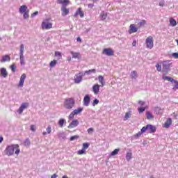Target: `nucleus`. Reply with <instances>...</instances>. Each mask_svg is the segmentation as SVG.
<instances>
[{
  "instance_id": "nucleus-1",
  "label": "nucleus",
  "mask_w": 178,
  "mask_h": 178,
  "mask_svg": "<svg viewBox=\"0 0 178 178\" xmlns=\"http://www.w3.org/2000/svg\"><path fill=\"white\" fill-rule=\"evenodd\" d=\"M4 152L8 156H12L13 154L19 155V154H20V148L19 145H10L6 147Z\"/></svg>"
},
{
  "instance_id": "nucleus-2",
  "label": "nucleus",
  "mask_w": 178,
  "mask_h": 178,
  "mask_svg": "<svg viewBox=\"0 0 178 178\" xmlns=\"http://www.w3.org/2000/svg\"><path fill=\"white\" fill-rule=\"evenodd\" d=\"M76 102L73 97L66 98L64 99V108H65V109H68L69 111H70V109L74 106Z\"/></svg>"
},
{
  "instance_id": "nucleus-3",
  "label": "nucleus",
  "mask_w": 178,
  "mask_h": 178,
  "mask_svg": "<svg viewBox=\"0 0 178 178\" xmlns=\"http://www.w3.org/2000/svg\"><path fill=\"white\" fill-rule=\"evenodd\" d=\"M52 23L49 22V18H47L42 22V30H49L52 29Z\"/></svg>"
},
{
  "instance_id": "nucleus-4",
  "label": "nucleus",
  "mask_w": 178,
  "mask_h": 178,
  "mask_svg": "<svg viewBox=\"0 0 178 178\" xmlns=\"http://www.w3.org/2000/svg\"><path fill=\"white\" fill-rule=\"evenodd\" d=\"M145 44L147 48L149 49H152V48H154V38H152V36H148L146 38Z\"/></svg>"
},
{
  "instance_id": "nucleus-5",
  "label": "nucleus",
  "mask_w": 178,
  "mask_h": 178,
  "mask_svg": "<svg viewBox=\"0 0 178 178\" xmlns=\"http://www.w3.org/2000/svg\"><path fill=\"white\" fill-rule=\"evenodd\" d=\"M103 54L106 55V56H113L115 55V51L113 49L105 48L103 49Z\"/></svg>"
},
{
  "instance_id": "nucleus-6",
  "label": "nucleus",
  "mask_w": 178,
  "mask_h": 178,
  "mask_svg": "<svg viewBox=\"0 0 178 178\" xmlns=\"http://www.w3.org/2000/svg\"><path fill=\"white\" fill-rule=\"evenodd\" d=\"M29 103H26V102L22 103L18 109V113L19 115H22V113H23V111H24V109H27L29 108Z\"/></svg>"
},
{
  "instance_id": "nucleus-7",
  "label": "nucleus",
  "mask_w": 178,
  "mask_h": 178,
  "mask_svg": "<svg viewBox=\"0 0 178 178\" xmlns=\"http://www.w3.org/2000/svg\"><path fill=\"white\" fill-rule=\"evenodd\" d=\"M162 65H163V70H165V72H168V70L170 69V61L169 60L163 61Z\"/></svg>"
},
{
  "instance_id": "nucleus-8",
  "label": "nucleus",
  "mask_w": 178,
  "mask_h": 178,
  "mask_svg": "<svg viewBox=\"0 0 178 178\" xmlns=\"http://www.w3.org/2000/svg\"><path fill=\"white\" fill-rule=\"evenodd\" d=\"M80 16V17L83 18L84 17V12L83 11V9L81 8H79L76 13L74 15V17H77L78 16Z\"/></svg>"
},
{
  "instance_id": "nucleus-9",
  "label": "nucleus",
  "mask_w": 178,
  "mask_h": 178,
  "mask_svg": "<svg viewBox=\"0 0 178 178\" xmlns=\"http://www.w3.org/2000/svg\"><path fill=\"white\" fill-rule=\"evenodd\" d=\"M78 120H74L71 122V123L68 125V129H74V127H77L78 124H79Z\"/></svg>"
},
{
  "instance_id": "nucleus-10",
  "label": "nucleus",
  "mask_w": 178,
  "mask_h": 178,
  "mask_svg": "<svg viewBox=\"0 0 178 178\" xmlns=\"http://www.w3.org/2000/svg\"><path fill=\"white\" fill-rule=\"evenodd\" d=\"M82 80H83V74L81 72L75 75L74 76L75 83H81Z\"/></svg>"
},
{
  "instance_id": "nucleus-11",
  "label": "nucleus",
  "mask_w": 178,
  "mask_h": 178,
  "mask_svg": "<svg viewBox=\"0 0 178 178\" xmlns=\"http://www.w3.org/2000/svg\"><path fill=\"white\" fill-rule=\"evenodd\" d=\"M90 101L91 99L90 98V96L88 95H86L83 98V105L85 106H88V105H90Z\"/></svg>"
},
{
  "instance_id": "nucleus-12",
  "label": "nucleus",
  "mask_w": 178,
  "mask_h": 178,
  "mask_svg": "<svg viewBox=\"0 0 178 178\" xmlns=\"http://www.w3.org/2000/svg\"><path fill=\"white\" fill-rule=\"evenodd\" d=\"M138 30V28L136 27V25L132 24L129 26V34H132V33H137Z\"/></svg>"
},
{
  "instance_id": "nucleus-13",
  "label": "nucleus",
  "mask_w": 178,
  "mask_h": 178,
  "mask_svg": "<svg viewBox=\"0 0 178 178\" xmlns=\"http://www.w3.org/2000/svg\"><path fill=\"white\" fill-rule=\"evenodd\" d=\"M172 125V118H168L165 121V122L163 124V127L165 129H169L170 126Z\"/></svg>"
},
{
  "instance_id": "nucleus-14",
  "label": "nucleus",
  "mask_w": 178,
  "mask_h": 178,
  "mask_svg": "<svg viewBox=\"0 0 178 178\" xmlns=\"http://www.w3.org/2000/svg\"><path fill=\"white\" fill-rule=\"evenodd\" d=\"M99 87H101V86H99L98 84L93 85L92 91H93L95 95H98V93L99 92Z\"/></svg>"
},
{
  "instance_id": "nucleus-15",
  "label": "nucleus",
  "mask_w": 178,
  "mask_h": 178,
  "mask_svg": "<svg viewBox=\"0 0 178 178\" xmlns=\"http://www.w3.org/2000/svg\"><path fill=\"white\" fill-rule=\"evenodd\" d=\"M24 80H26V74H23L21 77H20V80H19V87H23V85L24 84Z\"/></svg>"
},
{
  "instance_id": "nucleus-16",
  "label": "nucleus",
  "mask_w": 178,
  "mask_h": 178,
  "mask_svg": "<svg viewBox=\"0 0 178 178\" xmlns=\"http://www.w3.org/2000/svg\"><path fill=\"white\" fill-rule=\"evenodd\" d=\"M57 3L60 5H63L64 6H67L69 3H70V1L69 0H57Z\"/></svg>"
},
{
  "instance_id": "nucleus-17",
  "label": "nucleus",
  "mask_w": 178,
  "mask_h": 178,
  "mask_svg": "<svg viewBox=\"0 0 178 178\" xmlns=\"http://www.w3.org/2000/svg\"><path fill=\"white\" fill-rule=\"evenodd\" d=\"M147 129L149 130V133H155L156 128L152 124H147Z\"/></svg>"
},
{
  "instance_id": "nucleus-18",
  "label": "nucleus",
  "mask_w": 178,
  "mask_h": 178,
  "mask_svg": "<svg viewBox=\"0 0 178 178\" xmlns=\"http://www.w3.org/2000/svg\"><path fill=\"white\" fill-rule=\"evenodd\" d=\"M27 7L26 5L21 6L19 10V13H24L27 11Z\"/></svg>"
},
{
  "instance_id": "nucleus-19",
  "label": "nucleus",
  "mask_w": 178,
  "mask_h": 178,
  "mask_svg": "<svg viewBox=\"0 0 178 178\" xmlns=\"http://www.w3.org/2000/svg\"><path fill=\"white\" fill-rule=\"evenodd\" d=\"M0 73L3 77H8V71H6V68H1Z\"/></svg>"
},
{
  "instance_id": "nucleus-20",
  "label": "nucleus",
  "mask_w": 178,
  "mask_h": 178,
  "mask_svg": "<svg viewBox=\"0 0 178 178\" xmlns=\"http://www.w3.org/2000/svg\"><path fill=\"white\" fill-rule=\"evenodd\" d=\"M70 54L72 55V58H74V59H80V53H74L73 51H71Z\"/></svg>"
},
{
  "instance_id": "nucleus-21",
  "label": "nucleus",
  "mask_w": 178,
  "mask_h": 178,
  "mask_svg": "<svg viewBox=\"0 0 178 178\" xmlns=\"http://www.w3.org/2000/svg\"><path fill=\"white\" fill-rule=\"evenodd\" d=\"M106 17H108V13H106L104 11L102 12V13L100 14L101 20H105V19H106Z\"/></svg>"
},
{
  "instance_id": "nucleus-22",
  "label": "nucleus",
  "mask_w": 178,
  "mask_h": 178,
  "mask_svg": "<svg viewBox=\"0 0 178 178\" xmlns=\"http://www.w3.org/2000/svg\"><path fill=\"white\" fill-rule=\"evenodd\" d=\"M146 116H147V119L148 120H151L154 119V115L149 111L146 112Z\"/></svg>"
},
{
  "instance_id": "nucleus-23",
  "label": "nucleus",
  "mask_w": 178,
  "mask_h": 178,
  "mask_svg": "<svg viewBox=\"0 0 178 178\" xmlns=\"http://www.w3.org/2000/svg\"><path fill=\"white\" fill-rule=\"evenodd\" d=\"M74 113V115H79V113H81L83 112V108L79 107L77 109H75L72 111Z\"/></svg>"
},
{
  "instance_id": "nucleus-24",
  "label": "nucleus",
  "mask_w": 178,
  "mask_h": 178,
  "mask_svg": "<svg viewBox=\"0 0 178 178\" xmlns=\"http://www.w3.org/2000/svg\"><path fill=\"white\" fill-rule=\"evenodd\" d=\"M98 79L99 83L102 84L101 87H104V86H105V81H104V76L100 75L98 76Z\"/></svg>"
},
{
  "instance_id": "nucleus-25",
  "label": "nucleus",
  "mask_w": 178,
  "mask_h": 178,
  "mask_svg": "<svg viewBox=\"0 0 178 178\" xmlns=\"http://www.w3.org/2000/svg\"><path fill=\"white\" fill-rule=\"evenodd\" d=\"M24 52V44H22L19 48V56H22Z\"/></svg>"
},
{
  "instance_id": "nucleus-26",
  "label": "nucleus",
  "mask_w": 178,
  "mask_h": 178,
  "mask_svg": "<svg viewBox=\"0 0 178 178\" xmlns=\"http://www.w3.org/2000/svg\"><path fill=\"white\" fill-rule=\"evenodd\" d=\"M62 16H66L67 15H69V9L66 8H63L62 9Z\"/></svg>"
},
{
  "instance_id": "nucleus-27",
  "label": "nucleus",
  "mask_w": 178,
  "mask_h": 178,
  "mask_svg": "<svg viewBox=\"0 0 178 178\" xmlns=\"http://www.w3.org/2000/svg\"><path fill=\"white\" fill-rule=\"evenodd\" d=\"M145 24H147V21H145V19H143L138 24V28L140 29V27L145 26Z\"/></svg>"
},
{
  "instance_id": "nucleus-28",
  "label": "nucleus",
  "mask_w": 178,
  "mask_h": 178,
  "mask_svg": "<svg viewBox=\"0 0 178 178\" xmlns=\"http://www.w3.org/2000/svg\"><path fill=\"white\" fill-rule=\"evenodd\" d=\"M119 151H120V149H114L110 154V156H115V155H118L119 154Z\"/></svg>"
},
{
  "instance_id": "nucleus-29",
  "label": "nucleus",
  "mask_w": 178,
  "mask_h": 178,
  "mask_svg": "<svg viewBox=\"0 0 178 178\" xmlns=\"http://www.w3.org/2000/svg\"><path fill=\"white\" fill-rule=\"evenodd\" d=\"M10 57L8 55L3 56L1 62H9Z\"/></svg>"
},
{
  "instance_id": "nucleus-30",
  "label": "nucleus",
  "mask_w": 178,
  "mask_h": 178,
  "mask_svg": "<svg viewBox=\"0 0 178 178\" xmlns=\"http://www.w3.org/2000/svg\"><path fill=\"white\" fill-rule=\"evenodd\" d=\"M163 80H167L168 81H170L171 83H173L175 81V79L170 76H163Z\"/></svg>"
},
{
  "instance_id": "nucleus-31",
  "label": "nucleus",
  "mask_w": 178,
  "mask_h": 178,
  "mask_svg": "<svg viewBox=\"0 0 178 178\" xmlns=\"http://www.w3.org/2000/svg\"><path fill=\"white\" fill-rule=\"evenodd\" d=\"M170 23L171 26H172V27H175V26L177 24V22H176V20L173 18L170 19Z\"/></svg>"
},
{
  "instance_id": "nucleus-32",
  "label": "nucleus",
  "mask_w": 178,
  "mask_h": 178,
  "mask_svg": "<svg viewBox=\"0 0 178 178\" xmlns=\"http://www.w3.org/2000/svg\"><path fill=\"white\" fill-rule=\"evenodd\" d=\"M56 63H58V61L56 60H51L49 63L50 67H54V66H56Z\"/></svg>"
},
{
  "instance_id": "nucleus-33",
  "label": "nucleus",
  "mask_w": 178,
  "mask_h": 178,
  "mask_svg": "<svg viewBox=\"0 0 178 178\" xmlns=\"http://www.w3.org/2000/svg\"><path fill=\"white\" fill-rule=\"evenodd\" d=\"M97 70L95 69L89 70L85 72L86 74H91V73H96Z\"/></svg>"
},
{
  "instance_id": "nucleus-34",
  "label": "nucleus",
  "mask_w": 178,
  "mask_h": 178,
  "mask_svg": "<svg viewBox=\"0 0 178 178\" xmlns=\"http://www.w3.org/2000/svg\"><path fill=\"white\" fill-rule=\"evenodd\" d=\"M90 147V143H83V147L82 149L86 151V149H88V148Z\"/></svg>"
},
{
  "instance_id": "nucleus-35",
  "label": "nucleus",
  "mask_w": 178,
  "mask_h": 178,
  "mask_svg": "<svg viewBox=\"0 0 178 178\" xmlns=\"http://www.w3.org/2000/svg\"><path fill=\"white\" fill-rule=\"evenodd\" d=\"M30 139H26L24 142V145H25V147H30Z\"/></svg>"
},
{
  "instance_id": "nucleus-36",
  "label": "nucleus",
  "mask_w": 178,
  "mask_h": 178,
  "mask_svg": "<svg viewBox=\"0 0 178 178\" xmlns=\"http://www.w3.org/2000/svg\"><path fill=\"white\" fill-rule=\"evenodd\" d=\"M131 152H127L126 154V159L127 161H130L131 159Z\"/></svg>"
},
{
  "instance_id": "nucleus-37",
  "label": "nucleus",
  "mask_w": 178,
  "mask_h": 178,
  "mask_svg": "<svg viewBox=\"0 0 178 178\" xmlns=\"http://www.w3.org/2000/svg\"><path fill=\"white\" fill-rule=\"evenodd\" d=\"M76 154L77 155H83V154H86V150L82 148V149L78 150Z\"/></svg>"
},
{
  "instance_id": "nucleus-38",
  "label": "nucleus",
  "mask_w": 178,
  "mask_h": 178,
  "mask_svg": "<svg viewBox=\"0 0 178 178\" xmlns=\"http://www.w3.org/2000/svg\"><path fill=\"white\" fill-rule=\"evenodd\" d=\"M58 124L60 127H63V124H65V120L60 119V120L58 121Z\"/></svg>"
},
{
  "instance_id": "nucleus-39",
  "label": "nucleus",
  "mask_w": 178,
  "mask_h": 178,
  "mask_svg": "<svg viewBox=\"0 0 178 178\" xmlns=\"http://www.w3.org/2000/svg\"><path fill=\"white\" fill-rule=\"evenodd\" d=\"M80 136H79V135H75V136H71L70 138V141H74V140H77V138H79Z\"/></svg>"
},
{
  "instance_id": "nucleus-40",
  "label": "nucleus",
  "mask_w": 178,
  "mask_h": 178,
  "mask_svg": "<svg viewBox=\"0 0 178 178\" xmlns=\"http://www.w3.org/2000/svg\"><path fill=\"white\" fill-rule=\"evenodd\" d=\"M131 78L132 79H136L137 78V72L136 71H132L131 74Z\"/></svg>"
},
{
  "instance_id": "nucleus-41",
  "label": "nucleus",
  "mask_w": 178,
  "mask_h": 178,
  "mask_svg": "<svg viewBox=\"0 0 178 178\" xmlns=\"http://www.w3.org/2000/svg\"><path fill=\"white\" fill-rule=\"evenodd\" d=\"M156 70L157 72H161L162 71V66L159 65V63H157L156 65Z\"/></svg>"
},
{
  "instance_id": "nucleus-42",
  "label": "nucleus",
  "mask_w": 178,
  "mask_h": 178,
  "mask_svg": "<svg viewBox=\"0 0 178 178\" xmlns=\"http://www.w3.org/2000/svg\"><path fill=\"white\" fill-rule=\"evenodd\" d=\"M29 12H30V10H27L26 12L24 13V19H29Z\"/></svg>"
},
{
  "instance_id": "nucleus-43",
  "label": "nucleus",
  "mask_w": 178,
  "mask_h": 178,
  "mask_svg": "<svg viewBox=\"0 0 178 178\" xmlns=\"http://www.w3.org/2000/svg\"><path fill=\"white\" fill-rule=\"evenodd\" d=\"M147 109V107H140L138 108L139 113H143Z\"/></svg>"
},
{
  "instance_id": "nucleus-44",
  "label": "nucleus",
  "mask_w": 178,
  "mask_h": 178,
  "mask_svg": "<svg viewBox=\"0 0 178 178\" xmlns=\"http://www.w3.org/2000/svg\"><path fill=\"white\" fill-rule=\"evenodd\" d=\"M147 130H148V127L147 125L146 127H143L141 129H140V132L143 134L145 133V131H147Z\"/></svg>"
},
{
  "instance_id": "nucleus-45",
  "label": "nucleus",
  "mask_w": 178,
  "mask_h": 178,
  "mask_svg": "<svg viewBox=\"0 0 178 178\" xmlns=\"http://www.w3.org/2000/svg\"><path fill=\"white\" fill-rule=\"evenodd\" d=\"M21 65H24V56H19Z\"/></svg>"
},
{
  "instance_id": "nucleus-46",
  "label": "nucleus",
  "mask_w": 178,
  "mask_h": 178,
  "mask_svg": "<svg viewBox=\"0 0 178 178\" xmlns=\"http://www.w3.org/2000/svg\"><path fill=\"white\" fill-rule=\"evenodd\" d=\"M10 69L13 73L16 72V65L15 64H13L10 65Z\"/></svg>"
},
{
  "instance_id": "nucleus-47",
  "label": "nucleus",
  "mask_w": 178,
  "mask_h": 178,
  "mask_svg": "<svg viewBox=\"0 0 178 178\" xmlns=\"http://www.w3.org/2000/svg\"><path fill=\"white\" fill-rule=\"evenodd\" d=\"M55 56H59V58H62V53L60 51H55Z\"/></svg>"
},
{
  "instance_id": "nucleus-48",
  "label": "nucleus",
  "mask_w": 178,
  "mask_h": 178,
  "mask_svg": "<svg viewBox=\"0 0 178 178\" xmlns=\"http://www.w3.org/2000/svg\"><path fill=\"white\" fill-rule=\"evenodd\" d=\"M98 104H99V100L95 99L93 101L92 106H95V105H98Z\"/></svg>"
},
{
  "instance_id": "nucleus-49",
  "label": "nucleus",
  "mask_w": 178,
  "mask_h": 178,
  "mask_svg": "<svg viewBox=\"0 0 178 178\" xmlns=\"http://www.w3.org/2000/svg\"><path fill=\"white\" fill-rule=\"evenodd\" d=\"M173 83L175 84L174 87V90H178V81L175 80Z\"/></svg>"
},
{
  "instance_id": "nucleus-50",
  "label": "nucleus",
  "mask_w": 178,
  "mask_h": 178,
  "mask_svg": "<svg viewBox=\"0 0 178 178\" xmlns=\"http://www.w3.org/2000/svg\"><path fill=\"white\" fill-rule=\"evenodd\" d=\"M76 114H74V113L72 111L70 114V115H69V119H74V115H75Z\"/></svg>"
},
{
  "instance_id": "nucleus-51",
  "label": "nucleus",
  "mask_w": 178,
  "mask_h": 178,
  "mask_svg": "<svg viewBox=\"0 0 178 178\" xmlns=\"http://www.w3.org/2000/svg\"><path fill=\"white\" fill-rule=\"evenodd\" d=\"M47 134H51V131H52V129L51 128V126H48L47 128Z\"/></svg>"
},
{
  "instance_id": "nucleus-52",
  "label": "nucleus",
  "mask_w": 178,
  "mask_h": 178,
  "mask_svg": "<svg viewBox=\"0 0 178 178\" xmlns=\"http://www.w3.org/2000/svg\"><path fill=\"white\" fill-rule=\"evenodd\" d=\"M130 118V113H126L125 116H124V120H127Z\"/></svg>"
},
{
  "instance_id": "nucleus-53",
  "label": "nucleus",
  "mask_w": 178,
  "mask_h": 178,
  "mask_svg": "<svg viewBox=\"0 0 178 178\" xmlns=\"http://www.w3.org/2000/svg\"><path fill=\"white\" fill-rule=\"evenodd\" d=\"M172 56L175 59L178 58V53H172Z\"/></svg>"
},
{
  "instance_id": "nucleus-54",
  "label": "nucleus",
  "mask_w": 178,
  "mask_h": 178,
  "mask_svg": "<svg viewBox=\"0 0 178 178\" xmlns=\"http://www.w3.org/2000/svg\"><path fill=\"white\" fill-rule=\"evenodd\" d=\"M92 131H94V129L93 128H89L88 129V134H92Z\"/></svg>"
},
{
  "instance_id": "nucleus-55",
  "label": "nucleus",
  "mask_w": 178,
  "mask_h": 178,
  "mask_svg": "<svg viewBox=\"0 0 178 178\" xmlns=\"http://www.w3.org/2000/svg\"><path fill=\"white\" fill-rule=\"evenodd\" d=\"M31 131H35V125H31Z\"/></svg>"
},
{
  "instance_id": "nucleus-56",
  "label": "nucleus",
  "mask_w": 178,
  "mask_h": 178,
  "mask_svg": "<svg viewBox=\"0 0 178 178\" xmlns=\"http://www.w3.org/2000/svg\"><path fill=\"white\" fill-rule=\"evenodd\" d=\"M138 104H139V105H140V106H143V105H145V102L139 101Z\"/></svg>"
},
{
  "instance_id": "nucleus-57",
  "label": "nucleus",
  "mask_w": 178,
  "mask_h": 178,
  "mask_svg": "<svg viewBox=\"0 0 178 178\" xmlns=\"http://www.w3.org/2000/svg\"><path fill=\"white\" fill-rule=\"evenodd\" d=\"M38 15V11H35V13L31 14V17H34V16H37Z\"/></svg>"
},
{
  "instance_id": "nucleus-58",
  "label": "nucleus",
  "mask_w": 178,
  "mask_h": 178,
  "mask_svg": "<svg viewBox=\"0 0 178 178\" xmlns=\"http://www.w3.org/2000/svg\"><path fill=\"white\" fill-rule=\"evenodd\" d=\"M141 134H143V133H141V131L140 132H138L136 134V137H141Z\"/></svg>"
},
{
  "instance_id": "nucleus-59",
  "label": "nucleus",
  "mask_w": 178,
  "mask_h": 178,
  "mask_svg": "<svg viewBox=\"0 0 178 178\" xmlns=\"http://www.w3.org/2000/svg\"><path fill=\"white\" fill-rule=\"evenodd\" d=\"M88 7L90 8V9H92L94 8V3H90L88 5Z\"/></svg>"
},
{
  "instance_id": "nucleus-60",
  "label": "nucleus",
  "mask_w": 178,
  "mask_h": 178,
  "mask_svg": "<svg viewBox=\"0 0 178 178\" xmlns=\"http://www.w3.org/2000/svg\"><path fill=\"white\" fill-rule=\"evenodd\" d=\"M56 177H58V175H56V174H54L51 177V178H56Z\"/></svg>"
},
{
  "instance_id": "nucleus-61",
  "label": "nucleus",
  "mask_w": 178,
  "mask_h": 178,
  "mask_svg": "<svg viewBox=\"0 0 178 178\" xmlns=\"http://www.w3.org/2000/svg\"><path fill=\"white\" fill-rule=\"evenodd\" d=\"M76 41L81 42V38H80V37H78Z\"/></svg>"
},
{
  "instance_id": "nucleus-62",
  "label": "nucleus",
  "mask_w": 178,
  "mask_h": 178,
  "mask_svg": "<svg viewBox=\"0 0 178 178\" xmlns=\"http://www.w3.org/2000/svg\"><path fill=\"white\" fill-rule=\"evenodd\" d=\"M3 141V137H0V143H2Z\"/></svg>"
},
{
  "instance_id": "nucleus-63",
  "label": "nucleus",
  "mask_w": 178,
  "mask_h": 178,
  "mask_svg": "<svg viewBox=\"0 0 178 178\" xmlns=\"http://www.w3.org/2000/svg\"><path fill=\"white\" fill-rule=\"evenodd\" d=\"M136 41H134V42H132L133 47H136Z\"/></svg>"
},
{
  "instance_id": "nucleus-64",
  "label": "nucleus",
  "mask_w": 178,
  "mask_h": 178,
  "mask_svg": "<svg viewBox=\"0 0 178 178\" xmlns=\"http://www.w3.org/2000/svg\"><path fill=\"white\" fill-rule=\"evenodd\" d=\"M62 178H68V177H67V176L64 175V176H63V177H62Z\"/></svg>"
}]
</instances>
